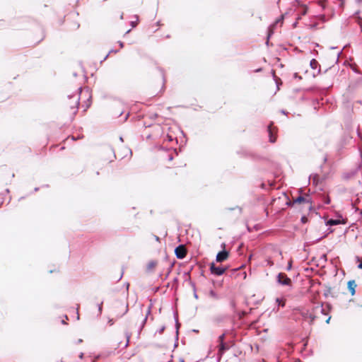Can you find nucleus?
Returning a JSON list of instances; mask_svg holds the SVG:
<instances>
[{
  "mask_svg": "<svg viewBox=\"0 0 362 362\" xmlns=\"http://www.w3.org/2000/svg\"><path fill=\"white\" fill-rule=\"evenodd\" d=\"M165 88V80L163 76L160 74L157 78L151 81L146 87V94L150 97L160 96Z\"/></svg>",
  "mask_w": 362,
  "mask_h": 362,
  "instance_id": "f257e3e1",
  "label": "nucleus"
},
{
  "mask_svg": "<svg viewBox=\"0 0 362 362\" xmlns=\"http://www.w3.org/2000/svg\"><path fill=\"white\" fill-rule=\"evenodd\" d=\"M78 104L79 101L78 97H71L65 103L64 110L71 117H74L78 112Z\"/></svg>",
  "mask_w": 362,
  "mask_h": 362,
  "instance_id": "f03ea898",
  "label": "nucleus"
},
{
  "mask_svg": "<svg viewBox=\"0 0 362 362\" xmlns=\"http://www.w3.org/2000/svg\"><path fill=\"white\" fill-rule=\"evenodd\" d=\"M132 336V332L126 328L121 335L117 336V341L119 346H122L124 348H127L129 344V339Z\"/></svg>",
  "mask_w": 362,
  "mask_h": 362,
  "instance_id": "7ed1b4c3",
  "label": "nucleus"
},
{
  "mask_svg": "<svg viewBox=\"0 0 362 362\" xmlns=\"http://www.w3.org/2000/svg\"><path fill=\"white\" fill-rule=\"evenodd\" d=\"M277 282L279 284L284 285V286H292V281L291 279L288 277V276L283 272H281L277 276Z\"/></svg>",
  "mask_w": 362,
  "mask_h": 362,
  "instance_id": "20e7f679",
  "label": "nucleus"
},
{
  "mask_svg": "<svg viewBox=\"0 0 362 362\" xmlns=\"http://www.w3.org/2000/svg\"><path fill=\"white\" fill-rule=\"evenodd\" d=\"M278 129L274 126V123L272 122L268 126V133L269 136V141L274 143L276 141V134Z\"/></svg>",
  "mask_w": 362,
  "mask_h": 362,
  "instance_id": "39448f33",
  "label": "nucleus"
},
{
  "mask_svg": "<svg viewBox=\"0 0 362 362\" xmlns=\"http://www.w3.org/2000/svg\"><path fill=\"white\" fill-rule=\"evenodd\" d=\"M293 204H308L309 206H312V201L309 195L305 194V196H298L293 199Z\"/></svg>",
  "mask_w": 362,
  "mask_h": 362,
  "instance_id": "423d86ee",
  "label": "nucleus"
},
{
  "mask_svg": "<svg viewBox=\"0 0 362 362\" xmlns=\"http://www.w3.org/2000/svg\"><path fill=\"white\" fill-rule=\"evenodd\" d=\"M175 253L177 258L180 259L185 258L187 254V250L185 245H180L177 246L175 250Z\"/></svg>",
  "mask_w": 362,
  "mask_h": 362,
  "instance_id": "0eeeda50",
  "label": "nucleus"
},
{
  "mask_svg": "<svg viewBox=\"0 0 362 362\" xmlns=\"http://www.w3.org/2000/svg\"><path fill=\"white\" fill-rule=\"evenodd\" d=\"M226 270V268L219 267V266L217 267V266H216V264L214 262H212L210 264V271H211V274H213L214 275H216V276L222 275L225 272Z\"/></svg>",
  "mask_w": 362,
  "mask_h": 362,
  "instance_id": "6e6552de",
  "label": "nucleus"
},
{
  "mask_svg": "<svg viewBox=\"0 0 362 362\" xmlns=\"http://www.w3.org/2000/svg\"><path fill=\"white\" fill-rule=\"evenodd\" d=\"M274 257H279V259H283L282 252L280 250H274V255L272 257H269L267 259V266L272 267L274 264V261L273 258Z\"/></svg>",
  "mask_w": 362,
  "mask_h": 362,
  "instance_id": "1a4fd4ad",
  "label": "nucleus"
},
{
  "mask_svg": "<svg viewBox=\"0 0 362 362\" xmlns=\"http://www.w3.org/2000/svg\"><path fill=\"white\" fill-rule=\"evenodd\" d=\"M229 253L226 250L219 252L216 255V262H222L228 258Z\"/></svg>",
  "mask_w": 362,
  "mask_h": 362,
  "instance_id": "9d476101",
  "label": "nucleus"
},
{
  "mask_svg": "<svg viewBox=\"0 0 362 362\" xmlns=\"http://www.w3.org/2000/svg\"><path fill=\"white\" fill-rule=\"evenodd\" d=\"M347 285L351 296H354L356 293V288L357 286L356 281L354 280H351L348 282Z\"/></svg>",
  "mask_w": 362,
  "mask_h": 362,
  "instance_id": "9b49d317",
  "label": "nucleus"
},
{
  "mask_svg": "<svg viewBox=\"0 0 362 362\" xmlns=\"http://www.w3.org/2000/svg\"><path fill=\"white\" fill-rule=\"evenodd\" d=\"M44 38H45V33L42 29H40L39 30V35L36 38L33 39V41L35 42V43L37 44L40 42H41Z\"/></svg>",
  "mask_w": 362,
  "mask_h": 362,
  "instance_id": "f8f14e48",
  "label": "nucleus"
},
{
  "mask_svg": "<svg viewBox=\"0 0 362 362\" xmlns=\"http://www.w3.org/2000/svg\"><path fill=\"white\" fill-rule=\"evenodd\" d=\"M157 264H158L157 261H155V260L150 261L146 266L147 270L148 271L153 270L156 268V267L157 266Z\"/></svg>",
  "mask_w": 362,
  "mask_h": 362,
  "instance_id": "ddd939ff",
  "label": "nucleus"
},
{
  "mask_svg": "<svg viewBox=\"0 0 362 362\" xmlns=\"http://www.w3.org/2000/svg\"><path fill=\"white\" fill-rule=\"evenodd\" d=\"M227 349H228V346L225 343L220 344L218 346V354L221 356Z\"/></svg>",
  "mask_w": 362,
  "mask_h": 362,
  "instance_id": "4468645a",
  "label": "nucleus"
},
{
  "mask_svg": "<svg viewBox=\"0 0 362 362\" xmlns=\"http://www.w3.org/2000/svg\"><path fill=\"white\" fill-rule=\"evenodd\" d=\"M310 179L314 185H317L319 182L320 177L317 174H314L310 176Z\"/></svg>",
  "mask_w": 362,
  "mask_h": 362,
  "instance_id": "2eb2a0df",
  "label": "nucleus"
},
{
  "mask_svg": "<svg viewBox=\"0 0 362 362\" xmlns=\"http://www.w3.org/2000/svg\"><path fill=\"white\" fill-rule=\"evenodd\" d=\"M340 223H341V221L339 220H334V219H330L327 221V224L329 226L338 225Z\"/></svg>",
  "mask_w": 362,
  "mask_h": 362,
  "instance_id": "dca6fc26",
  "label": "nucleus"
},
{
  "mask_svg": "<svg viewBox=\"0 0 362 362\" xmlns=\"http://www.w3.org/2000/svg\"><path fill=\"white\" fill-rule=\"evenodd\" d=\"M317 64L318 62H317V60L313 59L310 61V66H312V68L316 69Z\"/></svg>",
  "mask_w": 362,
  "mask_h": 362,
  "instance_id": "f3484780",
  "label": "nucleus"
},
{
  "mask_svg": "<svg viewBox=\"0 0 362 362\" xmlns=\"http://www.w3.org/2000/svg\"><path fill=\"white\" fill-rule=\"evenodd\" d=\"M224 339H225V334H221V336H219V337H218V341L220 342V344L224 343V342H223Z\"/></svg>",
  "mask_w": 362,
  "mask_h": 362,
  "instance_id": "a211bd4d",
  "label": "nucleus"
},
{
  "mask_svg": "<svg viewBox=\"0 0 362 362\" xmlns=\"http://www.w3.org/2000/svg\"><path fill=\"white\" fill-rule=\"evenodd\" d=\"M276 302H278L279 303V305H281V306H284V305H285L284 300H283L280 298H277Z\"/></svg>",
  "mask_w": 362,
  "mask_h": 362,
  "instance_id": "6ab92c4d",
  "label": "nucleus"
},
{
  "mask_svg": "<svg viewBox=\"0 0 362 362\" xmlns=\"http://www.w3.org/2000/svg\"><path fill=\"white\" fill-rule=\"evenodd\" d=\"M292 262H293L292 259H291V260L288 262V267H287V268H286V269H287L288 271H289V270H291V267H292Z\"/></svg>",
  "mask_w": 362,
  "mask_h": 362,
  "instance_id": "aec40b11",
  "label": "nucleus"
},
{
  "mask_svg": "<svg viewBox=\"0 0 362 362\" xmlns=\"http://www.w3.org/2000/svg\"><path fill=\"white\" fill-rule=\"evenodd\" d=\"M319 5L321 6L322 8H325V2L323 1H319Z\"/></svg>",
  "mask_w": 362,
  "mask_h": 362,
  "instance_id": "412c9836",
  "label": "nucleus"
},
{
  "mask_svg": "<svg viewBox=\"0 0 362 362\" xmlns=\"http://www.w3.org/2000/svg\"><path fill=\"white\" fill-rule=\"evenodd\" d=\"M167 138L169 141H172L174 139V138L171 135H167Z\"/></svg>",
  "mask_w": 362,
  "mask_h": 362,
  "instance_id": "4be33fe9",
  "label": "nucleus"
},
{
  "mask_svg": "<svg viewBox=\"0 0 362 362\" xmlns=\"http://www.w3.org/2000/svg\"><path fill=\"white\" fill-rule=\"evenodd\" d=\"M358 267L362 269V262L358 265Z\"/></svg>",
  "mask_w": 362,
  "mask_h": 362,
  "instance_id": "5701e85b",
  "label": "nucleus"
},
{
  "mask_svg": "<svg viewBox=\"0 0 362 362\" xmlns=\"http://www.w3.org/2000/svg\"><path fill=\"white\" fill-rule=\"evenodd\" d=\"M329 201H330V200H329V198H327V199H326L325 203H326V204H329Z\"/></svg>",
  "mask_w": 362,
  "mask_h": 362,
  "instance_id": "b1692460",
  "label": "nucleus"
},
{
  "mask_svg": "<svg viewBox=\"0 0 362 362\" xmlns=\"http://www.w3.org/2000/svg\"><path fill=\"white\" fill-rule=\"evenodd\" d=\"M211 295L215 296V293L213 291L211 292Z\"/></svg>",
  "mask_w": 362,
  "mask_h": 362,
  "instance_id": "393cba45",
  "label": "nucleus"
},
{
  "mask_svg": "<svg viewBox=\"0 0 362 362\" xmlns=\"http://www.w3.org/2000/svg\"><path fill=\"white\" fill-rule=\"evenodd\" d=\"M329 320H330V317H329V318L327 320V323L329 322Z\"/></svg>",
  "mask_w": 362,
  "mask_h": 362,
  "instance_id": "a878e982",
  "label": "nucleus"
},
{
  "mask_svg": "<svg viewBox=\"0 0 362 362\" xmlns=\"http://www.w3.org/2000/svg\"><path fill=\"white\" fill-rule=\"evenodd\" d=\"M133 27H135V23H132Z\"/></svg>",
  "mask_w": 362,
  "mask_h": 362,
  "instance_id": "bb28decb",
  "label": "nucleus"
},
{
  "mask_svg": "<svg viewBox=\"0 0 362 362\" xmlns=\"http://www.w3.org/2000/svg\"><path fill=\"white\" fill-rule=\"evenodd\" d=\"M133 27H135V23H132Z\"/></svg>",
  "mask_w": 362,
  "mask_h": 362,
  "instance_id": "cd10ccee",
  "label": "nucleus"
},
{
  "mask_svg": "<svg viewBox=\"0 0 362 362\" xmlns=\"http://www.w3.org/2000/svg\"><path fill=\"white\" fill-rule=\"evenodd\" d=\"M305 217H303V218H302V221H305Z\"/></svg>",
  "mask_w": 362,
  "mask_h": 362,
  "instance_id": "c85d7f7f",
  "label": "nucleus"
}]
</instances>
